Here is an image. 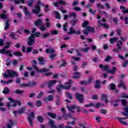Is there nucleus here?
<instances>
[{
  "instance_id": "nucleus-57",
  "label": "nucleus",
  "mask_w": 128,
  "mask_h": 128,
  "mask_svg": "<svg viewBox=\"0 0 128 128\" xmlns=\"http://www.w3.org/2000/svg\"><path fill=\"white\" fill-rule=\"evenodd\" d=\"M60 104H62V101L60 99H57L56 101V106H60Z\"/></svg>"
},
{
  "instance_id": "nucleus-43",
  "label": "nucleus",
  "mask_w": 128,
  "mask_h": 128,
  "mask_svg": "<svg viewBox=\"0 0 128 128\" xmlns=\"http://www.w3.org/2000/svg\"><path fill=\"white\" fill-rule=\"evenodd\" d=\"M28 122H29V124H30V126H32V128H33L34 127V125L32 124V118L30 117H28Z\"/></svg>"
},
{
  "instance_id": "nucleus-18",
  "label": "nucleus",
  "mask_w": 128,
  "mask_h": 128,
  "mask_svg": "<svg viewBox=\"0 0 128 128\" xmlns=\"http://www.w3.org/2000/svg\"><path fill=\"white\" fill-rule=\"evenodd\" d=\"M34 0H28V2H26V4H27V6H30V8H32L34 6Z\"/></svg>"
},
{
  "instance_id": "nucleus-11",
  "label": "nucleus",
  "mask_w": 128,
  "mask_h": 128,
  "mask_svg": "<svg viewBox=\"0 0 128 128\" xmlns=\"http://www.w3.org/2000/svg\"><path fill=\"white\" fill-rule=\"evenodd\" d=\"M58 82V81L56 80H50L48 82H45V84H48V88L50 90H52V88L54 86V84H56Z\"/></svg>"
},
{
  "instance_id": "nucleus-12",
  "label": "nucleus",
  "mask_w": 128,
  "mask_h": 128,
  "mask_svg": "<svg viewBox=\"0 0 128 128\" xmlns=\"http://www.w3.org/2000/svg\"><path fill=\"white\" fill-rule=\"evenodd\" d=\"M40 4V2H38V5H36L35 6V8L32 10V12H34V14H38L40 12V6H38V4Z\"/></svg>"
},
{
  "instance_id": "nucleus-9",
  "label": "nucleus",
  "mask_w": 128,
  "mask_h": 128,
  "mask_svg": "<svg viewBox=\"0 0 128 128\" xmlns=\"http://www.w3.org/2000/svg\"><path fill=\"white\" fill-rule=\"evenodd\" d=\"M68 34H70V35L76 34L78 36H80V30L76 31V30L74 29V27L71 26L70 28L69 32H68Z\"/></svg>"
},
{
  "instance_id": "nucleus-23",
  "label": "nucleus",
  "mask_w": 128,
  "mask_h": 128,
  "mask_svg": "<svg viewBox=\"0 0 128 128\" xmlns=\"http://www.w3.org/2000/svg\"><path fill=\"white\" fill-rule=\"evenodd\" d=\"M110 90H114L116 88V86L114 83H111L110 84Z\"/></svg>"
},
{
  "instance_id": "nucleus-13",
  "label": "nucleus",
  "mask_w": 128,
  "mask_h": 128,
  "mask_svg": "<svg viewBox=\"0 0 128 128\" xmlns=\"http://www.w3.org/2000/svg\"><path fill=\"white\" fill-rule=\"evenodd\" d=\"M128 116L124 117V118L120 117L118 118V120L120 122V124H124V126H128V123L122 120H128Z\"/></svg>"
},
{
  "instance_id": "nucleus-37",
  "label": "nucleus",
  "mask_w": 128,
  "mask_h": 128,
  "mask_svg": "<svg viewBox=\"0 0 128 128\" xmlns=\"http://www.w3.org/2000/svg\"><path fill=\"white\" fill-rule=\"evenodd\" d=\"M16 4H24V0H16L14 1Z\"/></svg>"
},
{
  "instance_id": "nucleus-64",
  "label": "nucleus",
  "mask_w": 128,
  "mask_h": 128,
  "mask_svg": "<svg viewBox=\"0 0 128 128\" xmlns=\"http://www.w3.org/2000/svg\"><path fill=\"white\" fill-rule=\"evenodd\" d=\"M124 22L125 24H128V16H126L124 18Z\"/></svg>"
},
{
  "instance_id": "nucleus-6",
  "label": "nucleus",
  "mask_w": 128,
  "mask_h": 128,
  "mask_svg": "<svg viewBox=\"0 0 128 128\" xmlns=\"http://www.w3.org/2000/svg\"><path fill=\"white\" fill-rule=\"evenodd\" d=\"M42 24V19H38L34 22V24L36 26H40L39 28V30H40L42 32H44L46 30V28H45L44 25Z\"/></svg>"
},
{
  "instance_id": "nucleus-52",
  "label": "nucleus",
  "mask_w": 128,
  "mask_h": 128,
  "mask_svg": "<svg viewBox=\"0 0 128 128\" xmlns=\"http://www.w3.org/2000/svg\"><path fill=\"white\" fill-rule=\"evenodd\" d=\"M96 7L97 8H100L102 9V10H104V6L103 5V4H96Z\"/></svg>"
},
{
  "instance_id": "nucleus-26",
  "label": "nucleus",
  "mask_w": 128,
  "mask_h": 128,
  "mask_svg": "<svg viewBox=\"0 0 128 128\" xmlns=\"http://www.w3.org/2000/svg\"><path fill=\"white\" fill-rule=\"evenodd\" d=\"M88 26H90V22L88 20H84L82 24V28H88Z\"/></svg>"
},
{
  "instance_id": "nucleus-42",
  "label": "nucleus",
  "mask_w": 128,
  "mask_h": 128,
  "mask_svg": "<svg viewBox=\"0 0 128 128\" xmlns=\"http://www.w3.org/2000/svg\"><path fill=\"white\" fill-rule=\"evenodd\" d=\"M124 85V82L122 80H120V84L118 86V88H122Z\"/></svg>"
},
{
  "instance_id": "nucleus-30",
  "label": "nucleus",
  "mask_w": 128,
  "mask_h": 128,
  "mask_svg": "<svg viewBox=\"0 0 128 128\" xmlns=\"http://www.w3.org/2000/svg\"><path fill=\"white\" fill-rule=\"evenodd\" d=\"M2 94H10V89L6 87L4 88V90L2 92Z\"/></svg>"
},
{
  "instance_id": "nucleus-10",
  "label": "nucleus",
  "mask_w": 128,
  "mask_h": 128,
  "mask_svg": "<svg viewBox=\"0 0 128 128\" xmlns=\"http://www.w3.org/2000/svg\"><path fill=\"white\" fill-rule=\"evenodd\" d=\"M116 44L118 48L113 50V52H120V50H122V46L124 45V43L121 40H118Z\"/></svg>"
},
{
  "instance_id": "nucleus-46",
  "label": "nucleus",
  "mask_w": 128,
  "mask_h": 128,
  "mask_svg": "<svg viewBox=\"0 0 128 128\" xmlns=\"http://www.w3.org/2000/svg\"><path fill=\"white\" fill-rule=\"evenodd\" d=\"M122 106H128V101H126L125 100H122Z\"/></svg>"
},
{
  "instance_id": "nucleus-20",
  "label": "nucleus",
  "mask_w": 128,
  "mask_h": 128,
  "mask_svg": "<svg viewBox=\"0 0 128 128\" xmlns=\"http://www.w3.org/2000/svg\"><path fill=\"white\" fill-rule=\"evenodd\" d=\"M52 36H56V34H60V32L58 30H54L50 31Z\"/></svg>"
},
{
  "instance_id": "nucleus-47",
  "label": "nucleus",
  "mask_w": 128,
  "mask_h": 128,
  "mask_svg": "<svg viewBox=\"0 0 128 128\" xmlns=\"http://www.w3.org/2000/svg\"><path fill=\"white\" fill-rule=\"evenodd\" d=\"M66 94H67L68 98L70 100H72L73 96L72 94H71L70 92H67Z\"/></svg>"
},
{
  "instance_id": "nucleus-15",
  "label": "nucleus",
  "mask_w": 128,
  "mask_h": 128,
  "mask_svg": "<svg viewBox=\"0 0 128 128\" xmlns=\"http://www.w3.org/2000/svg\"><path fill=\"white\" fill-rule=\"evenodd\" d=\"M52 100H54V96L52 95H49L44 98V102H52Z\"/></svg>"
},
{
  "instance_id": "nucleus-31",
  "label": "nucleus",
  "mask_w": 128,
  "mask_h": 128,
  "mask_svg": "<svg viewBox=\"0 0 128 128\" xmlns=\"http://www.w3.org/2000/svg\"><path fill=\"white\" fill-rule=\"evenodd\" d=\"M12 59L10 58H8L6 60V66H10L12 64Z\"/></svg>"
},
{
  "instance_id": "nucleus-35",
  "label": "nucleus",
  "mask_w": 128,
  "mask_h": 128,
  "mask_svg": "<svg viewBox=\"0 0 128 128\" xmlns=\"http://www.w3.org/2000/svg\"><path fill=\"white\" fill-rule=\"evenodd\" d=\"M46 54H54V49L46 48Z\"/></svg>"
},
{
  "instance_id": "nucleus-55",
  "label": "nucleus",
  "mask_w": 128,
  "mask_h": 128,
  "mask_svg": "<svg viewBox=\"0 0 128 128\" xmlns=\"http://www.w3.org/2000/svg\"><path fill=\"white\" fill-rule=\"evenodd\" d=\"M68 66V63L66 62V60H63V62L60 66V68H62V66Z\"/></svg>"
},
{
  "instance_id": "nucleus-17",
  "label": "nucleus",
  "mask_w": 128,
  "mask_h": 128,
  "mask_svg": "<svg viewBox=\"0 0 128 128\" xmlns=\"http://www.w3.org/2000/svg\"><path fill=\"white\" fill-rule=\"evenodd\" d=\"M87 30L88 32H92V34H94L96 32V28L94 27H91L90 26H87Z\"/></svg>"
},
{
  "instance_id": "nucleus-5",
  "label": "nucleus",
  "mask_w": 128,
  "mask_h": 128,
  "mask_svg": "<svg viewBox=\"0 0 128 128\" xmlns=\"http://www.w3.org/2000/svg\"><path fill=\"white\" fill-rule=\"evenodd\" d=\"M38 86V82L34 81H29L28 84H20L21 88H34Z\"/></svg>"
},
{
  "instance_id": "nucleus-4",
  "label": "nucleus",
  "mask_w": 128,
  "mask_h": 128,
  "mask_svg": "<svg viewBox=\"0 0 128 128\" xmlns=\"http://www.w3.org/2000/svg\"><path fill=\"white\" fill-rule=\"evenodd\" d=\"M32 62H33L32 66L34 68L37 72H48L50 71V69L48 68H43V69L42 70L38 68L36 66V61L34 60L32 61Z\"/></svg>"
},
{
  "instance_id": "nucleus-54",
  "label": "nucleus",
  "mask_w": 128,
  "mask_h": 128,
  "mask_svg": "<svg viewBox=\"0 0 128 128\" xmlns=\"http://www.w3.org/2000/svg\"><path fill=\"white\" fill-rule=\"evenodd\" d=\"M0 18H2V20H6V15L4 14H0Z\"/></svg>"
},
{
  "instance_id": "nucleus-19",
  "label": "nucleus",
  "mask_w": 128,
  "mask_h": 128,
  "mask_svg": "<svg viewBox=\"0 0 128 128\" xmlns=\"http://www.w3.org/2000/svg\"><path fill=\"white\" fill-rule=\"evenodd\" d=\"M127 106L128 107L124 108V112H121L122 114L124 116H128V105H127Z\"/></svg>"
},
{
  "instance_id": "nucleus-28",
  "label": "nucleus",
  "mask_w": 128,
  "mask_h": 128,
  "mask_svg": "<svg viewBox=\"0 0 128 128\" xmlns=\"http://www.w3.org/2000/svg\"><path fill=\"white\" fill-rule=\"evenodd\" d=\"M13 54L16 56H22V52H18V51L14 52H13Z\"/></svg>"
},
{
  "instance_id": "nucleus-41",
  "label": "nucleus",
  "mask_w": 128,
  "mask_h": 128,
  "mask_svg": "<svg viewBox=\"0 0 128 128\" xmlns=\"http://www.w3.org/2000/svg\"><path fill=\"white\" fill-rule=\"evenodd\" d=\"M69 16L70 18H72V16L74 18H76V14L75 12H72L69 14Z\"/></svg>"
},
{
  "instance_id": "nucleus-63",
  "label": "nucleus",
  "mask_w": 128,
  "mask_h": 128,
  "mask_svg": "<svg viewBox=\"0 0 128 128\" xmlns=\"http://www.w3.org/2000/svg\"><path fill=\"white\" fill-rule=\"evenodd\" d=\"M128 60L125 61L122 64L123 68H126V66H128Z\"/></svg>"
},
{
  "instance_id": "nucleus-61",
  "label": "nucleus",
  "mask_w": 128,
  "mask_h": 128,
  "mask_svg": "<svg viewBox=\"0 0 128 128\" xmlns=\"http://www.w3.org/2000/svg\"><path fill=\"white\" fill-rule=\"evenodd\" d=\"M6 48H4L3 49L0 50V54H6Z\"/></svg>"
},
{
  "instance_id": "nucleus-32",
  "label": "nucleus",
  "mask_w": 128,
  "mask_h": 128,
  "mask_svg": "<svg viewBox=\"0 0 128 128\" xmlns=\"http://www.w3.org/2000/svg\"><path fill=\"white\" fill-rule=\"evenodd\" d=\"M66 108L68 110L72 112V110H76V105H72L70 107L69 106H66Z\"/></svg>"
},
{
  "instance_id": "nucleus-1",
  "label": "nucleus",
  "mask_w": 128,
  "mask_h": 128,
  "mask_svg": "<svg viewBox=\"0 0 128 128\" xmlns=\"http://www.w3.org/2000/svg\"><path fill=\"white\" fill-rule=\"evenodd\" d=\"M72 84V80H70L68 82H65L64 85H62V84H58V86L56 88L58 94H62V89L66 90H70L72 86H70V84Z\"/></svg>"
},
{
  "instance_id": "nucleus-62",
  "label": "nucleus",
  "mask_w": 128,
  "mask_h": 128,
  "mask_svg": "<svg viewBox=\"0 0 128 128\" xmlns=\"http://www.w3.org/2000/svg\"><path fill=\"white\" fill-rule=\"evenodd\" d=\"M55 14H56V18H58V20H60V14L56 12H55Z\"/></svg>"
},
{
  "instance_id": "nucleus-25",
  "label": "nucleus",
  "mask_w": 128,
  "mask_h": 128,
  "mask_svg": "<svg viewBox=\"0 0 128 128\" xmlns=\"http://www.w3.org/2000/svg\"><path fill=\"white\" fill-rule=\"evenodd\" d=\"M24 112H26V107L22 106L18 110V112L19 114H24Z\"/></svg>"
},
{
  "instance_id": "nucleus-14",
  "label": "nucleus",
  "mask_w": 128,
  "mask_h": 128,
  "mask_svg": "<svg viewBox=\"0 0 128 128\" xmlns=\"http://www.w3.org/2000/svg\"><path fill=\"white\" fill-rule=\"evenodd\" d=\"M38 60L39 62V64L40 66H44V64H46V60H44V58L42 57H40L38 58Z\"/></svg>"
},
{
  "instance_id": "nucleus-16",
  "label": "nucleus",
  "mask_w": 128,
  "mask_h": 128,
  "mask_svg": "<svg viewBox=\"0 0 128 128\" xmlns=\"http://www.w3.org/2000/svg\"><path fill=\"white\" fill-rule=\"evenodd\" d=\"M96 84H94V88H97L98 90H100V88H102V86H100V82L98 80H96Z\"/></svg>"
},
{
  "instance_id": "nucleus-59",
  "label": "nucleus",
  "mask_w": 128,
  "mask_h": 128,
  "mask_svg": "<svg viewBox=\"0 0 128 128\" xmlns=\"http://www.w3.org/2000/svg\"><path fill=\"white\" fill-rule=\"evenodd\" d=\"M18 64V60H12V64L14 66H16V64Z\"/></svg>"
},
{
  "instance_id": "nucleus-8",
  "label": "nucleus",
  "mask_w": 128,
  "mask_h": 128,
  "mask_svg": "<svg viewBox=\"0 0 128 128\" xmlns=\"http://www.w3.org/2000/svg\"><path fill=\"white\" fill-rule=\"evenodd\" d=\"M75 98L78 100L80 104H84V95L77 92L75 95Z\"/></svg>"
},
{
  "instance_id": "nucleus-40",
  "label": "nucleus",
  "mask_w": 128,
  "mask_h": 128,
  "mask_svg": "<svg viewBox=\"0 0 128 128\" xmlns=\"http://www.w3.org/2000/svg\"><path fill=\"white\" fill-rule=\"evenodd\" d=\"M42 102L40 100H38L36 102V106H38V108L42 106Z\"/></svg>"
},
{
  "instance_id": "nucleus-29",
  "label": "nucleus",
  "mask_w": 128,
  "mask_h": 128,
  "mask_svg": "<svg viewBox=\"0 0 128 128\" xmlns=\"http://www.w3.org/2000/svg\"><path fill=\"white\" fill-rule=\"evenodd\" d=\"M76 22H78V20H71L70 21V23L71 24L72 26H76Z\"/></svg>"
},
{
  "instance_id": "nucleus-56",
  "label": "nucleus",
  "mask_w": 128,
  "mask_h": 128,
  "mask_svg": "<svg viewBox=\"0 0 128 128\" xmlns=\"http://www.w3.org/2000/svg\"><path fill=\"white\" fill-rule=\"evenodd\" d=\"M112 22L116 24H119L118 23V18H114L112 19Z\"/></svg>"
},
{
  "instance_id": "nucleus-34",
  "label": "nucleus",
  "mask_w": 128,
  "mask_h": 128,
  "mask_svg": "<svg viewBox=\"0 0 128 128\" xmlns=\"http://www.w3.org/2000/svg\"><path fill=\"white\" fill-rule=\"evenodd\" d=\"M9 122H10L11 124V125L10 124H7V128H12V126H14V122H12V120L11 119L9 120Z\"/></svg>"
},
{
  "instance_id": "nucleus-50",
  "label": "nucleus",
  "mask_w": 128,
  "mask_h": 128,
  "mask_svg": "<svg viewBox=\"0 0 128 128\" xmlns=\"http://www.w3.org/2000/svg\"><path fill=\"white\" fill-rule=\"evenodd\" d=\"M10 42H6V45L4 47V48H5V50H6L8 48H10Z\"/></svg>"
},
{
  "instance_id": "nucleus-58",
  "label": "nucleus",
  "mask_w": 128,
  "mask_h": 128,
  "mask_svg": "<svg viewBox=\"0 0 128 128\" xmlns=\"http://www.w3.org/2000/svg\"><path fill=\"white\" fill-rule=\"evenodd\" d=\"M32 50V47H28L26 48V52L27 54H30V52Z\"/></svg>"
},
{
  "instance_id": "nucleus-3",
  "label": "nucleus",
  "mask_w": 128,
  "mask_h": 128,
  "mask_svg": "<svg viewBox=\"0 0 128 128\" xmlns=\"http://www.w3.org/2000/svg\"><path fill=\"white\" fill-rule=\"evenodd\" d=\"M36 30V28H34L32 30V34H31L30 36L29 37V40L28 42V44L29 46H32V44L36 42V39L34 38V34Z\"/></svg>"
},
{
  "instance_id": "nucleus-2",
  "label": "nucleus",
  "mask_w": 128,
  "mask_h": 128,
  "mask_svg": "<svg viewBox=\"0 0 128 128\" xmlns=\"http://www.w3.org/2000/svg\"><path fill=\"white\" fill-rule=\"evenodd\" d=\"M100 68H102L104 72L105 70L108 74H116V68L113 66L112 70H110V66L109 65H105L104 66V64H100L99 65Z\"/></svg>"
},
{
  "instance_id": "nucleus-48",
  "label": "nucleus",
  "mask_w": 128,
  "mask_h": 128,
  "mask_svg": "<svg viewBox=\"0 0 128 128\" xmlns=\"http://www.w3.org/2000/svg\"><path fill=\"white\" fill-rule=\"evenodd\" d=\"M44 92H40L38 94L37 98H42V96H44Z\"/></svg>"
},
{
  "instance_id": "nucleus-49",
  "label": "nucleus",
  "mask_w": 128,
  "mask_h": 128,
  "mask_svg": "<svg viewBox=\"0 0 128 128\" xmlns=\"http://www.w3.org/2000/svg\"><path fill=\"white\" fill-rule=\"evenodd\" d=\"M90 14H93V16H96V10H94V9H92V8H90Z\"/></svg>"
},
{
  "instance_id": "nucleus-51",
  "label": "nucleus",
  "mask_w": 128,
  "mask_h": 128,
  "mask_svg": "<svg viewBox=\"0 0 128 128\" xmlns=\"http://www.w3.org/2000/svg\"><path fill=\"white\" fill-rule=\"evenodd\" d=\"M81 50L84 52H88L90 50V47H86V48H82L81 49Z\"/></svg>"
},
{
  "instance_id": "nucleus-60",
  "label": "nucleus",
  "mask_w": 128,
  "mask_h": 128,
  "mask_svg": "<svg viewBox=\"0 0 128 128\" xmlns=\"http://www.w3.org/2000/svg\"><path fill=\"white\" fill-rule=\"evenodd\" d=\"M112 58V57L108 55L106 56V58H105V62H110V60Z\"/></svg>"
},
{
  "instance_id": "nucleus-33",
  "label": "nucleus",
  "mask_w": 128,
  "mask_h": 128,
  "mask_svg": "<svg viewBox=\"0 0 128 128\" xmlns=\"http://www.w3.org/2000/svg\"><path fill=\"white\" fill-rule=\"evenodd\" d=\"M118 38H110V43L112 44H114V42H118Z\"/></svg>"
},
{
  "instance_id": "nucleus-24",
  "label": "nucleus",
  "mask_w": 128,
  "mask_h": 128,
  "mask_svg": "<svg viewBox=\"0 0 128 128\" xmlns=\"http://www.w3.org/2000/svg\"><path fill=\"white\" fill-rule=\"evenodd\" d=\"M37 120L39 122H40L41 124L44 122V117L42 116H39L37 117Z\"/></svg>"
},
{
  "instance_id": "nucleus-7",
  "label": "nucleus",
  "mask_w": 128,
  "mask_h": 128,
  "mask_svg": "<svg viewBox=\"0 0 128 128\" xmlns=\"http://www.w3.org/2000/svg\"><path fill=\"white\" fill-rule=\"evenodd\" d=\"M7 72L9 76H10L11 78H14V76H18V72H16V71L14 70H8Z\"/></svg>"
},
{
  "instance_id": "nucleus-44",
  "label": "nucleus",
  "mask_w": 128,
  "mask_h": 128,
  "mask_svg": "<svg viewBox=\"0 0 128 128\" xmlns=\"http://www.w3.org/2000/svg\"><path fill=\"white\" fill-rule=\"evenodd\" d=\"M59 4L60 6H68V2H66V1H59Z\"/></svg>"
},
{
  "instance_id": "nucleus-27",
  "label": "nucleus",
  "mask_w": 128,
  "mask_h": 128,
  "mask_svg": "<svg viewBox=\"0 0 128 128\" xmlns=\"http://www.w3.org/2000/svg\"><path fill=\"white\" fill-rule=\"evenodd\" d=\"M48 116H50L52 118H56V114L54 113L48 112L47 113Z\"/></svg>"
},
{
  "instance_id": "nucleus-21",
  "label": "nucleus",
  "mask_w": 128,
  "mask_h": 128,
  "mask_svg": "<svg viewBox=\"0 0 128 128\" xmlns=\"http://www.w3.org/2000/svg\"><path fill=\"white\" fill-rule=\"evenodd\" d=\"M50 128H58V126L54 124V122L52 120H50Z\"/></svg>"
},
{
  "instance_id": "nucleus-45",
  "label": "nucleus",
  "mask_w": 128,
  "mask_h": 128,
  "mask_svg": "<svg viewBox=\"0 0 128 128\" xmlns=\"http://www.w3.org/2000/svg\"><path fill=\"white\" fill-rule=\"evenodd\" d=\"M80 84L84 86V84H88V82L86 80H81L80 82Z\"/></svg>"
},
{
  "instance_id": "nucleus-53",
  "label": "nucleus",
  "mask_w": 128,
  "mask_h": 128,
  "mask_svg": "<svg viewBox=\"0 0 128 128\" xmlns=\"http://www.w3.org/2000/svg\"><path fill=\"white\" fill-rule=\"evenodd\" d=\"M100 26H102L104 28H110V26H108V24H100Z\"/></svg>"
},
{
  "instance_id": "nucleus-38",
  "label": "nucleus",
  "mask_w": 128,
  "mask_h": 128,
  "mask_svg": "<svg viewBox=\"0 0 128 128\" xmlns=\"http://www.w3.org/2000/svg\"><path fill=\"white\" fill-rule=\"evenodd\" d=\"M119 102H120V100H115L114 102L115 104H114L113 106L114 108H116L117 106H118L120 105V104H118Z\"/></svg>"
},
{
  "instance_id": "nucleus-39",
  "label": "nucleus",
  "mask_w": 128,
  "mask_h": 128,
  "mask_svg": "<svg viewBox=\"0 0 128 128\" xmlns=\"http://www.w3.org/2000/svg\"><path fill=\"white\" fill-rule=\"evenodd\" d=\"M6 56H8L10 58H12V50H8L6 51Z\"/></svg>"
},
{
  "instance_id": "nucleus-36",
  "label": "nucleus",
  "mask_w": 128,
  "mask_h": 128,
  "mask_svg": "<svg viewBox=\"0 0 128 128\" xmlns=\"http://www.w3.org/2000/svg\"><path fill=\"white\" fill-rule=\"evenodd\" d=\"M10 28V20H8L5 23L4 30H8Z\"/></svg>"
},
{
  "instance_id": "nucleus-22",
  "label": "nucleus",
  "mask_w": 128,
  "mask_h": 128,
  "mask_svg": "<svg viewBox=\"0 0 128 128\" xmlns=\"http://www.w3.org/2000/svg\"><path fill=\"white\" fill-rule=\"evenodd\" d=\"M24 92V91L20 89H18L14 91V94H22Z\"/></svg>"
}]
</instances>
